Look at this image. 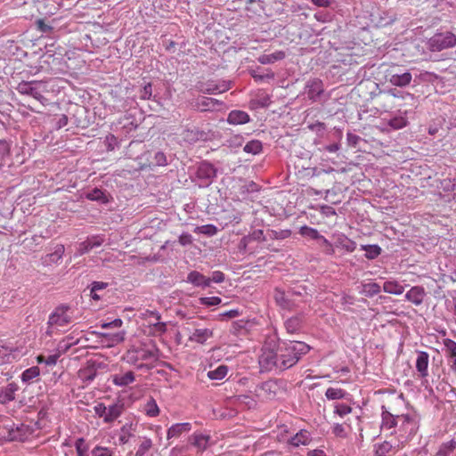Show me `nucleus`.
I'll list each match as a JSON object with an SVG mask.
<instances>
[{"label":"nucleus","instance_id":"f257e3e1","mask_svg":"<svg viewBox=\"0 0 456 456\" xmlns=\"http://www.w3.org/2000/svg\"><path fill=\"white\" fill-rule=\"evenodd\" d=\"M381 428L391 430L401 439L412 437L419 429V419L416 413L394 414L382 406Z\"/></svg>","mask_w":456,"mask_h":456},{"label":"nucleus","instance_id":"f03ea898","mask_svg":"<svg viewBox=\"0 0 456 456\" xmlns=\"http://www.w3.org/2000/svg\"><path fill=\"white\" fill-rule=\"evenodd\" d=\"M123 360L139 370H150L159 360V350L153 343L133 346L125 353Z\"/></svg>","mask_w":456,"mask_h":456},{"label":"nucleus","instance_id":"7ed1b4c3","mask_svg":"<svg viewBox=\"0 0 456 456\" xmlns=\"http://www.w3.org/2000/svg\"><path fill=\"white\" fill-rule=\"evenodd\" d=\"M309 346L301 341L283 342L278 346L279 370L294 366L301 357L309 352Z\"/></svg>","mask_w":456,"mask_h":456},{"label":"nucleus","instance_id":"20e7f679","mask_svg":"<svg viewBox=\"0 0 456 456\" xmlns=\"http://www.w3.org/2000/svg\"><path fill=\"white\" fill-rule=\"evenodd\" d=\"M72 321V312L68 305H60L50 314L48 319V331L53 334L54 330H59L69 325Z\"/></svg>","mask_w":456,"mask_h":456},{"label":"nucleus","instance_id":"39448f33","mask_svg":"<svg viewBox=\"0 0 456 456\" xmlns=\"http://www.w3.org/2000/svg\"><path fill=\"white\" fill-rule=\"evenodd\" d=\"M124 404L120 402L106 406L103 403H97L94 406L95 415L102 419L103 423L111 424L118 419L124 411Z\"/></svg>","mask_w":456,"mask_h":456},{"label":"nucleus","instance_id":"423d86ee","mask_svg":"<svg viewBox=\"0 0 456 456\" xmlns=\"http://www.w3.org/2000/svg\"><path fill=\"white\" fill-rule=\"evenodd\" d=\"M456 45V35L451 31L438 32L432 36L428 43V48L431 52H440Z\"/></svg>","mask_w":456,"mask_h":456},{"label":"nucleus","instance_id":"0eeeda50","mask_svg":"<svg viewBox=\"0 0 456 456\" xmlns=\"http://www.w3.org/2000/svg\"><path fill=\"white\" fill-rule=\"evenodd\" d=\"M279 362L278 349L275 351L267 346L262 348V353L259 356V364L264 370L269 371L273 369H279Z\"/></svg>","mask_w":456,"mask_h":456},{"label":"nucleus","instance_id":"6e6552de","mask_svg":"<svg viewBox=\"0 0 456 456\" xmlns=\"http://www.w3.org/2000/svg\"><path fill=\"white\" fill-rule=\"evenodd\" d=\"M395 98H404V94L398 91L397 89H390L387 91L380 92L379 95V106L384 110H388L390 109H393L395 107L393 99Z\"/></svg>","mask_w":456,"mask_h":456},{"label":"nucleus","instance_id":"1a4fd4ad","mask_svg":"<svg viewBox=\"0 0 456 456\" xmlns=\"http://www.w3.org/2000/svg\"><path fill=\"white\" fill-rule=\"evenodd\" d=\"M93 333L100 338V343L105 347H113L122 343L125 340L126 336L125 331L116 333H102L94 331Z\"/></svg>","mask_w":456,"mask_h":456},{"label":"nucleus","instance_id":"9d476101","mask_svg":"<svg viewBox=\"0 0 456 456\" xmlns=\"http://www.w3.org/2000/svg\"><path fill=\"white\" fill-rule=\"evenodd\" d=\"M279 386L274 380H267L259 385L256 390V395L262 399L271 400L275 397Z\"/></svg>","mask_w":456,"mask_h":456},{"label":"nucleus","instance_id":"9b49d317","mask_svg":"<svg viewBox=\"0 0 456 456\" xmlns=\"http://www.w3.org/2000/svg\"><path fill=\"white\" fill-rule=\"evenodd\" d=\"M428 365H429V355L425 351L417 352V358L415 362V368L418 372V377L421 379L428 377Z\"/></svg>","mask_w":456,"mask_h":456},{"label":"nucleus","instance_id":"f8f14e48","mask_svg":"<svg viewBox=\"0 0 456 456\" xmlns=\"http://www.w3.org/2000/svg\"><path fill=\"white\" fill-rule=\"evenodd\" d=\"M213 336L214 331L212 329L197 328L190 334L189 341L203 345Z\"/></svg>","mask_w":456,"mask_h":456},{"label":"nucleus","instance_id":"ddd939ff","mask_svg":"<svg viewBox=\"0 0 456 456\" xmlns=\"http://www.w3.org/2000/svg\"><path fill=\"white\" fill-rule=\"evenodd\" d=\"M210 439H211V437L209 435H205V434L197 433V432L193 433L189 437V441H190L191 444L193 445L194 447H196L197 451L199 452H203L204 451H206L208 448Z\"/></svg>","mask_w":456,"mask_h":456},{"label":"nucleus","instance_id":"4468645a","mask_svg":"<svg viewBox=\"0 0 456 456\" xmlns=\"http://www.w3.org/2000/svg\"><path fill=\"white\" fill-rule=\"evenodd\" d=\"M145 315H149V317L155 319V322H149L151 333H152L154 336H160L167 331V324L165 322H159L160 314L159 313L147 311Z\"/></svg>","mask_w":456,"mask_h":456},{"label":"nucleus","instance_id":"2eb2a0df","mask_svg":"<svg viewBox=\"0 0 456 456\" xmlns=\"http://www.w3.org/2000/svg\"><path fill=\"white\" fill-rule=\"evenodd\" d=\"M426 292L423 287L414 286L405 294V298L414 304L415 305H420L425 298Z\"/></svg>","mask_w":456,"mask_h":456},{"label":"nucleus","instance_id":"dca6fc26","mask_svg":"<svg viewBox=\"0 0 456 456\" xmlns=\"http://www.w3.org/2000/svg\"><path fill=\"white\" fill-rule=\"evenodd\" d=\"M137 429V424L133 422L125 423L120 430L118 441L120 444H126L129 442L130 438L134 436Z\"/></svg>","mask_w":456,"mask_h":456},{"label":"nucleus","instance_id":"f3484780","mask_svg":"<svg viewBox=\"0 0 456 456\" xmlns=\"http://www.w3.org/2000/svg\"><path fill=\"white\" fill-rule=\"evenodd\" d=\"M18 390V385L14 382L0 388V403L5 404L15 399V393Z\"/></svg>","mask_w":456,"mask_h":456},{"label":"nucleus","instance_id":"a211bd4d","mask_svg":"<svg viewBox=\"0 0 456 456\" xmlns=\"http://www.w3.org/2000/svg\"><path fill=\"white\" fill-rule=\"evenodd\" d=\"M221 104L222 102L218 100L205 96L199 98L196 102L197 108L201 111L214 110Z\"/></svg>","mask_w":456,"mask_h":456},{"label":"nucleus","instance_id":"6ab92c4d","mask_svg":"<svg viewBox=\"0 0 456 456\" xmlns=\"http://www.w3.org/2000/svg\"><path fill=\"white\" fill-rule=\"evenodd\" d=\"M306 88L308 97L314 101H315L316 98L319 97L324 90L322 80L317 78L310 80L306 86Z\"/></svg>","mask_w":456,"mask_h":456},{"label":"nucleus","instance_id":"aec40b11","mask_svg":"<svg viewBox=\"0 0 456 456\" xmlns=\"http://www.w3.org/2000/svg\"><path fill=\"white\" fill-rule=\"evenodd\" d=\"M135 380L134 373L131 370L125 373H118L112 376V383L118 387H126Z\"/></svg>","mask_w":456,"mask_h":456},{"label":"nucleus","instance_id":"412c9836","mask_svg":"<svg viewBox=\"0 0 456 456\" xmlns=\"http://www.w3.org/2000/svg\"><path fill=\"white\" fill-rule=\"evenodd\" d=\"M412 76L410 72H404L402 74L395 73L389 75V82L395 86L403 87L411 82Z\"/></svg>","mask_w":456,"mask_h":456},{"label":"nucleus","instance_id":"4be33fe9","mask_svg":"<svg viewBox=\"0 0 456 456\" xmlns=\"http://www.w3.org/2000/svg\"><path fill=\"white\" fill-rule=\"evenodd\" d=\"M187 281L197 287L206 288L210 286V280H208V277H206L197 271H192L188 274Z\"/></svg>","mask_w":456,"mask_h":456},{"label":"nucleus","instance_id":"5701e85b","mask_svg":"<svg viewBox=\"0 0 456 456\" xmlns=\"http://www.w3.org/2000/svg\"><path fill=\"white\" fill-rule=\"evenodd\" d=\"M42 86L38 82H31L29 84L20 85V92L32 95L35 99L41 101L44 97L39 92V87Z\"/></svg>","mask_w":456,"mask_h":456},{"label":"nucleus","instance_id":"b1692460","mask_svg":"<svg viewBox=\"0 0 456 456\" xmlns=\"http://www.w3.org/2000/svg\"><path fill=\"white\" fill-rule=\"evenodd\" d=\"M191 429V425L189 422L176 423L172 425L167 433L168 439L173 437H178L184 432H189Z\"/></svg>","mask_w":456,"mask_h":456},{"label":"nucleus","instance_id":"393cba45","mask_svg":"<svg viewBox=\"0 0 456 456\" xmlns=\"http://www.w3.org/2000/svg\"><path fill=\"white\" fill-rule=\"evenodd\" d=\"M227 121L232 125H242L249 121V116L242 110H232L229 113Z\"/></svg>","mask_w":456,"mask_h":456},{"label":"nucleus","instance_id":"a878e982","mask_svg":"<svg viewBox=\"0 0 456 456\" xmlns=\"http://www.w3.org/2000/svg\"><path fill=\"white\" fill-rule=\"evenodd\" d=\"M142 411L145 413L146 416L150 418H154L159 414L160 411L156 400L153 397H150L142 405Z\"/></svg>","mask_w":456,"mask_h":456},{"label":"nucleus","instance_id":"bb28decb","mask_svg":"<svg viewBox=\"0 0 456 456\" xmlns=\"http://www.w3.org/2000/svg\"><path fill=\"white\" fill-rule=\"evenodd\" d=\"M383 290L393 295H401L404 291V287L397 281H387L383 284Z\"/></svg>","mask_w":456,"mask_h":456},{"label":"nucleus","instance_id":"cd10ccee","mask_svg":"<svg viewBox=\"0 0 456 456\" xmlns=\"http://www.w3.org/2000/svg\"><path fill=\"white\" fill-rule=\"evenodd\" d=\"M311 437L309 432L306 430H301L298 433H297L293 437L290 439V444L293 446H299V445H306L310 443Z\"/></svg>","mask_w":456,"mask_h":456},{"label":"nucleus","instance_id":"c85d7f7f","mask_svg":"<svg viewBox=\"0 0 456 456\" xmlns=\"http://www.w3.org/2000/svg\"><path fill=\"white\" fill-rule=\"evenodd\" d=\"M86 197L89 200H93V201H100L102 203L109 202V199H108L107 195L105 194V192L98 188H94V190H92L91 191L86 193Z\"/></svg>","mask_w":456,"mask_h":456},{"label":"nucleus","instance_id":"c756f323","mask_svg":"<svg viewBox=\"0 0 456 456\" xmlns=\"http://www.w3.org/2000/svg\"><path fill=\"white\" fill-rule=\"evenodd\" d=\"M376 456H389L395 452L394 446L387 441L378 444L376 446Z\"/></svg>","mask_w":456,"mask_h":456},{"label":"nucleus","instance_id":"7c9ffc66","mask_svg":"<svg viewBox=\"0 0 456 456\" xmlns=\"http://www.w3.org/2000/svg\"><path fill=\"white\" fill-rule=\"evenodd\" d=\"M347 393L339 387H329L325 392V396L329 400H338L346 397Z\"/></svg>","mask_w":456,"mask_h":456},{"label":"nucleus","instance_id":"2f4dec72","mask_svg":"<svg viewBox=\"0 0 456 456\" xmlns=\"http://www.w3.org/2000/svg\"><path fill=\"white\" fill-rule=\"evenodd\" d=\"M228 373V367L225 365H220L214 370H209L208 372V377L210 379H223Z\"/></svg>","mask_w":456,"mask_h":456},{"label":"nucleus","instance_id":"473e14b6","mask_svg":"<svg viewBox=\"0 0 456 456\" xmlns=\"http://www.w3.org/2000/svg\"><path fill=\"white\" fill-rule=\"evenodd\" d=\"M244 151L251 154H258L263 150L262 142L258 140H252L244 146Z\"/></svg>","mask_w":456,"mask_h":456},{"label":"nucleus","instance_id":"72a5a7b5","mask_svg":"<svg viewBox=\"0 0 456 456\" xmlns=\"http://www.w3.org/2000/svg\"><path fill=\"white\" fill-rule=\"evenodd\" d=\"M64 254V246L57 245L54 252L46 256V263H58Z\"/></svg>","mask_w":456,"mask_h":456},{"label":"nucleus","instance_id":"f704fd0d","mask_svg":"<svg viewBox=\"0 0 456 456\" xmlns=\"http://www.w3.org/2000/svg\"><path fill=\"white\" fill-rule=\"evenodd\" d=\"M40 375V370L37 366L30 367L25 370L21 374V379L23 382H29L35 378Z\"/></svg>","mask_w":456,"mask_h":456},{"label":"nucleus","instance_id":"c9c22d12","mask_svg":"<svg viewBox=\"0 0 456 456\" xmlns=\"http://www.w3.org/2000/svg\"><path fill=\"white\" fill-rule=\"evenodd\" d=\"M152 445L153 444L151 438L142 437L136 451L135 456H144L145 453L151 450Z\"/></svg>","mask_w":456,"mask_h":456},{"label":"nucleus","instance_id":"e433bc0d","mask_svg":"<svg viewBox=\"0 0 456 456\" xmlns=\"http://www.w3.org/2000/svg\"><path fill=\"white\" fill-rule=\"evenodd\" d=\"M362 248L365 251V256L368 259H374L381 253V248L378 245H364Z\"/></svg>","mask_w":456,"mask_h":456},{"label":"nucleus","instance_id":"4c0bfd02","mask_svg":"<svg viewBox=\"0 0 456 456\" xmlns=\"http://www.w3.org/2000/svg\"><path fill=\"white\" fill-rule=\"evenodd\" d=\"M444 346V353L447 358L456 356V342L451 338H444L443 340Z\"/></svg>","mask_w":456,"mask_h":456},{"label":"nucleus","instance_id":"58836bf2","mask_svg":"<svg viewBox=\"0 0 456 456\" xmlns=\"http://www.w3.org/2000/svg\"><path fill=\"white\" fill-rule=\"evenodd\" d=\"M60 355H61L60 353L48 355L47 357L40 354L37 357V362L39 364L45 363L48 366H54L57 363V361H58V358L60 357Z\"/></svg>","mask_w":456,"mask_h":456},{"label":"nucleus","instance_id":"ea45409f","mask_svg":"<svg viewBox=\"0 0 456 456\" xmlns=\"http://www.w3.org/2000/svg\"><path fill=\"white\" fill-rule=\"evenodd\" d=\"M299 234L304 237H309L313 240H318L319 238H321V234L316 229L309 227L307 225L300 227Z\"/></svg>","mask_w":456,"mask_h":456},{"label":"nucleus","instance_id":"a19ab883","mask_svg":"<svg viewBox=\"0 0 456 456\" xmlns=\"http://www.w3.org/2000/svg\"><path fill=\"white\" fill-rule=\"evenodd\" d=\"M92 456H113L114 451L111 448L96 445L91 451Z\"/></svg>","mask_w":456,"mask_h":456},{"label":"nucleus","instance_id":"79ce46f5","mask_svg":"<svg viewBox=\"0 0 456 456\" xmlns=\"http://www.w3.org/2000/svg\"><path fill=\"white\" fill-rule=\"evenodd\" d=\"M75 448L77 456H88V445L83 437H79L76 440Z\"/></svg>","mask_w":456,"mask_h":456},{"label":"nucleus","instance_id":"37998d69","mask_svg":"<svg viewBox=\"0 0 456 456\" xmlns=\"http://www.w3.org/2000/svg\"><path fill=\"white\" fill-rule=\"evenodd\" d=\"M407 118L404 117H395L391 118L388 122V125L395 130L403 128L407 126Z\"/></svg>","mask_w":456,"mask_h":456},{"label":"nucleus","instance_id":"c03bdc74","mask_svg":"<svg viewBox=\"0 0 456 456\" xmlns=\"http://www.w3.org/2000/svg\"><path fill=\"white\" fill-rule=\"evenodd\" d=\"M456 447V442L452 440L447 443H444L440 447L436 456H448L450 452H452Z\"/></svg>","mask_w":456,"mask_h":456},{"label":"nucleus","instance_id":"a18cd8bd","mask_svg":"<svg viewBox=\"0 0 456 456\" xmlns=\"http://www.w3.org/2000/svg\"><path fill=\"white\" fill-rule=\"evenodd\" d=\"M300 325L301 322L297 317L289 318L285 322L286 329L289 333H295L297 331L300 329Z\"/></svg>","mask_w":456,"mask_h":456},{"label":"nucleus","instance_id":"49530a36","mask_svg":"<svg viewBox=\"0 0 456 456\" xmlns=\"http://www.w3.org/2000/svg\"><path fill=\"white\" fill-rule=\"evenodd\" d=\"M227 90V87L225 86H218V85H212L208 84L206 87L202 88L201 91L209 94H215L217 93H223Z\"/></svg>","mask_w":456,"mask_h":456},{"label":"nucleus","instance_id":"de8ad7c7","mask_svg":"<svg viewBox=\"0 0 456 456\" xmlns=\"http://www.w3.org/2000/svg\"><path fill=\"white\" fill-rule=\"evenodd\" d=\"M317 240H320V245L324 248L323 250L327 255L331 256L334 254L335 250L332 244L324 236L321 235V238Z\"/></svg>","mask_w":456,"mask_h":456},{"label":"nucleus","instance_id":"09e8293b","mask_svg":"<svg viewBox=\"0 0 456 456\" xmlns=\"http://www.w3.org/2000/svg\"><path fill=\"white\" fill-rule=\"evenodd\" d=\"M352 408L345 403H338L335 406V413L339 415L340 417H345L346 415L351 413Z\"/></svg>","mask_w":456,"mask_h":456},{"label":"nucleus","instance_id":"8fccbe9b","mask_svg":"<svg viewBox=\"0 0 456 456\" xmlns=\"http://www.w3.org/2000/svg\"><path fill=\"white\" fill-rule=\"evenodd\" d=\"M339 245L345 248L347 252H353L354 251V249L356 248V244L354 241L347 239V238H344L342 240H340L339 241Z\"/></svg>","mask_w":456,"mask_h":456},{"label":"nucleus","instance_id":"3c124183","mask_svg":"<svg viewBox=\"0 0 456 456\" xmlns=\"http://www.w3.org/2000/svg\"><path fill=\"white\" fill-rule=\"evenodd\" d=\"M200 304L207 305V306H212V305H217L221 303V298L218 297H200Z\"/></svg>","mask_w":456,"mask_h":456},{"label":"nucleus","instance_id":"603ef678","mask_svg":"<svg viewBox=\"0 0 456 456\" xmlns=\"http://www.w3.org/2000/svg\"><path fill=\"white\" fill-rule=\"evenodd\" d=\"M152 96V86L151 83H147L141 90L140 98L142 100H149Z\"/></svg>","mask_w":456,"mask_h":456},{"label":"nucleus","instance_id":"864d4df0","mask_svg":"<svg viewBox=\"0 0 456 456\" xmlns=\"http://www.w3.org/2000/svg\"><path fill=\"white\" fill-rule=\"evenodd\" d=\"M73 338L69 336L66 337L59 344V348L63 352L67 351L72 345H76L78 343V340L71 341Z\"/></svg>","mask_w":456,"mask_h":456},{"label":"nucleus","instance_id":"5fc2aeb1","mask_svg":"<svg viewBox=\"0 0 456 456\" xmlns=\"http://www.w3.org/2000/svg\"><path fill=\"white\" fill-rule=\"evenodd\" d=\"M37 28L42 33H50L53 30V27L46 24L44 20H37Z\"/></svg>","mask_w":456,"mask_h":456},{"label":"nucleus","instance_id":"6e6d98bb","mask_svg":"<svg viewBox=\"0 0 456 456\" xmlns=\"http://www.w3.org/2000/svg\"><path fill=\"white\" fill-rule=\"evenodd\" d=\"M91 249H93V248H92L91 243L87 238L85 241H83L79 244L77 250H78L79 255H84L86 253H88Z\"/></svg>","mask_w":456,"mask_h":456},{"label":"nucleus","instance_id":"4d7b16f0","mask_svg":"<svg viewBox=\"0 0 456 456\" xmlns=\"http://www.w3.org/2000/svg\"><path fill=\"white\" fill-rule=\"evenodd\" d=\"M154 161L157 166H166L167 164V157L162 151H158L155 154Z\"/></svg>","mask_w":456,"mask_h":456},{"label":"nucleus","instance_id":"13d9d810","mask_svg":"<svg viewBox=\"0 0 456 456\" xmlns=\"http://www.w3.org/2000/svg\"><path fill=\"white\" fill-rule=\"evenodd\" d=\"M208 280H210V283L212 281L220 283L224 281V274L221 271H215L213 272L212 276L208 278Z\"/></svg>","mask_w":456,"mask_h":456},{"label":"nucleus","instance_id":"bf43d9fd","mask_svg":"<svg viewBox=\"0 0 456 456\" xmlns=\"http://www.w3.org/2000/svg\"><path fill=\"white\" fill-rule=\"evenodd\" d=\"M122 324H123V321L121 319L118 318L110 322H103V323H102L101 326L102 329L120 328L122 326Z\"/></svg>","mask_w":456,"mask_h":456},{"label":"nucleus","instance_id":"052dcab7","mask_svg":"<svg viewBox=\"0 0 456 456\" xmlns=\"http://www.w3.org/2000/svg\"><path fill=\"white\" fill-rule=\"evenodd\" d=\"M286 56L283 51H277L266 56L268 61H275L284 59Z\"/></svg>","mask_w":456,"mask_h":456},{"label":"nucleus","instance_id":"680f3d73","mask_svg":"<svg viewBox=\"0 0 456 456\" xmlns=\"http://www.w3.org/2000/svg\"><path fill=\"white\" fill-rule=\"evenodd\" d=\"M92 248L100 247L104 242V239L102 236L96 235L88 238Z\"/></svg>","mask_w":456,"mask_h":456},{"label":"nucleus","instance_id":"e2e57ef3","mask_svg":"<svg viewBox=\"0 0 456 456\" xmlns=\"http://www.w3.org/2000/svg\"><path fill=\"white\" fill-rule=\"evenodd\" d=\"M240 314V311L238 309H232L226 312H224L221 314V316L226 317L228 319L236 318Z\"/></svg>","mask_w":456,"mask_h":456},{"label":"nucleus","instance_id":"0e129e2a","mask_svg":"<svg viewBox=\"0 0 456 456\" xmlns=\"http://www.w3.org/2000/svg\"><path fill=\"white\" fill-rule=\"evenodd\" d=\"M9 154V145L5 141L0 140V156L4 158Z\"/></svg>","mask_w":456,"mask_h":456},{"label":"nucleus","instance_id":"69168bd1","mask_svg":"<svg viewBox=\"0 0 456 456\" xmlns=\"http://www.w3.org/2000/svg\"><path fill=\"white\" fill-rule=\"evenodd\" d=\"M322 214H323L324 216H335L336 215V211L335 209L330 207V206H322Z\"/></svg>","mask_w":456,"mask_h":456},{"label":"nucleus","instance_id":"338daca9","mask_svg":"<svg viewBox=\"0 0 456 456\" xmlns=\"http://www.w3.org/2000/svg\"><path fill=\"white\" fill-rule=\"evenodd\" d=\"M202 232L214 235L216 232V228L214 225H205L201 227Z\"/></svg>","mask_w":456,"mask_h":456},{"label":"nucleus","instance_id":"774afa93","mask_svg":"<svg viewBox=\"0 0 456 456\" xmlns=\"http://www.w3.org/2000/svg\"><path fill=\"white\" fill-rule=\"evenodd\" d=\"M333 433H334L336 436H343L345 435V428H344L343 425H341V424H337V425L333 428Z\"/></svg>","mask_w":456,"mask_h":456}]
</instances>
